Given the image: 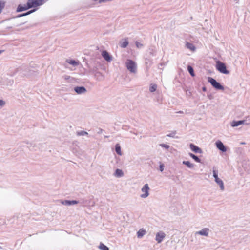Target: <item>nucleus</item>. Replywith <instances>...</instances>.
I'll return each mask as SVG.
<instances>
[{
	"label": "nucleus",
	"mask_w": 250,
	"mask_h": 250,
	"mask_svg": "<svg viewBox=\"0 0 250 250\" xmlns=\"http://www.w3.org/2000/svg\"><path fill=\"white\" fill-rule=\"evenodd\" d=\"M16 73H18L21 76L28 77L36 75L37 72L34 70L31 67L26 65H21L17 68Z\"/></svg>",
	"instance_id": "1"
},
{
	"label": "nucleus",
	"mask_w": 250,
	"mask_h": 250,
	"mask_svg": "<svg viewBox=\"0 0 250 250\" xmlns=\"http://www.w3.org/2000/svg\"><path fill=\"white\" fill-rule=\"evenodd\" d=\"M125 65L127 69L132 73H136L137 72V64L134 61L130 59H127Z\"/></svg>",
	"instance_id": "2"
},
{
	"label": "nucleus",
	"mask_w": 250,
	"mask_h": 250,
	"mask_svg": "<svg viewBox=\"0 0 250 250\" xmlns=\"http://www.w3.org/2000/svg\"><path fill=\"white\" fill-rule=\"evenodd\" d=\"M208 81L211 84L212 86L216 90H223L224 89V86L214 78L208 77Z\"/></svg>",
	"instance_id": "3"
},
{
	"label": "nucleus",
	"mask_w": 250,
	"mask_h": 250,
	"mask_svg": "<svg viewBox=\"0 0 250 250\" xmlns=\"http://www.w3.org/2000/svg\"><path fill=\"white\" fill-rule=\"evenodd\" d=\"M48 0H28V6L30 8H36L43 5Z\"/></svg>",
	"instance_id": "4"
},
{
	"label": "nucleus",
	"mask_w": 250,
	"mask_h": 250,
	"mask_svg": "<svg viewBox=\"0 0 250 250\" xmlns=\"http://www.w3.org/2000/svg\"><path fill=\"white\" fill-rule=\"evenodd\" d=\"M216 68L218 71L222 74H229V71L227 70L226 64L220 61L216 62Z\"/></svg>",
	"instance_id": "5"
},
{
	"label": "nucleus",
	"mask_w": 250,
	"mask_h": 250,
	"mask_svg": "<svg viewBox=\"0 0 250 250\" xmlns=\"http://www.w3.org/2000/svg\"><path fill=\"white\" fill-rule=\"evenodd\" d=\"M213 176L215 178V182H216L219 186L220 189L222 190H223L224 189V183L221 179H220L218 178L217 170L213 169Z\"/></svg>",
	"instance_id": "6"
},
{
	"label": "nucleus",
	"mask_w": 250,
	"mask_h": 250,
	"mask_svg": "<svg viewBox=\"0 0 250 250\" xmlns=\"http://www.w3.org/2000/svg\"><path fill=\"white\" fill-rule=\"evenodd\" d=\"M149 187L147 184H146L144 185L142 188L141 189L142 192H144V194L141 195V197L143 198H146L149 196Z\"/></svg>",
	"instance_id": "7"
},
{
	"label": "nucleus",
	"mask_w": 250,
	"mask_h": 250,
	"mask_svg": "<svg viewBox=\"0 0 250 250\" xmlns=\"http://www.w3.org/2000/svg\"><path fill=\"white\" fill-rule=\"evenodd\" d=\"M166 237V234L162 231L157 232L156 234L155 240L158 243H161Z\"/></svg>",
	"instance_id": "8"
},
{
	"label": "nucleus",
	"mask_w": 250,
	"mask_h": 250,
	"mask_svg": "<svg viewBox=\"0 0 250 250\" xmlns=\"http://www.w3.org/2000/svg\"><path fill=\"white\" fill-rule=\"evenodd\" d=\"M250 122H247V120H243L239 121H233L231 123V125L232 127H237L242 124L249 125Z\"/></svg>",
	"instance_id": "9"
},
{
	"label": "nucleus",
	"mask_w": 250,
	"mask_h": 250,
	"mask_svg": "<svg viewBox=\"0 0 250 250\" xmlns=\"http://www.w3.org/2000/svg\"><path fill=\"white\" fill-rule=\"evenodd\" d=\"M217 148L223 152L227 151V148L223 143L220 140H218L215 143Z\"/></svg>",
	"instance_id": "10"
},
{
	"label": "nucleus",
	"mask_w": 250,
	"mask_h": 250,
	"mask_svg": "<svg viewBox=\"0 0 250 250\" xmlns=\"http://www.w3.org/2000/svg\"><path fill=\"white\" fill-rule=\"evenodd\" d=\"M101 55L104 59L108 62H110L112 60V56L106 50H103L102 52Z\"/></svg>",
	"instance_id": "11"
},
{
	"label": "nucleus",
	"mask_w": 250,
	"mask_h": 250,
	"mask_svg": "<svg viewBox=\"0 0 250 250\" xmlns=\"http://www.w3.org/2000/svg\"><path fill=\"white\" fill-rule=\"evenodd\" d=\"M29 9H30V8L28 6V3L27 2L26 4L24 5H22L21 4H19L17 8L16 11L18 12H21Z\"/></svg>",
	"instance_id": "12"
},
{
	"label": "nucleus",
	"mask_w": 250,
	"mask_h": 250,
	"mask_svg": "<svg viewBox=\"0 0 250 250\" xmlns=\"http://www.w3.org/2000/svg\"><path fill=\"white\" fill-rule=\"evenodd\" d=\"M209 229L208 228H205L200 231H197L195 235H200L202 236H208V235Z\"/></svg>",
	"instance_id": "13"
},
{
	"label": "nucleus",
	"mask_w": 250,
	"mask_h": 250,
	"mask_svg": "<svg viewBox=\"0 0 250 250\" xmlns=\"http://www.w3.org/2000/svg\"><path fill=\"white\" fill-rule=\"evenodd\" d=\"M189 146L192 151L196 153L201 154L203 153L202 150L198 146L194 145L193 144H190Z\"/></svg>",
	"instance_id": "14"
},
{
	"label": "nucleus",
	"mask_w": 250,
	"mask_h": 250,
	"mask_svg": "<svg viewBox=\"0 0 250 250\" xmlns=\"http://www.w3.org/2000/svg\"><path fill=\"white\" fill-rule=\"evenodd\" d=\"M75 92L78 94H82L86 92V89L84 86H76L74 88Z\"/></svg>",
	"instance_id": "15"
},
{
	"label": "nucleus",
	"mask_w": 250,
	"mask_h": 250,
	"mask_svg": "<svg viewBox=\"0 0 250 250\" xmlns=\"http://www.w3.org/2000/svg\"><path fill=\"white\" fill-rule=\"evenodd\" d=\"M62 203L63 205H66V206H71V205H72L77 204L79 203V201H77V200H64V201H62Z\"/></svg>",
	"instance_id": "16"
},
{
	"label": "nucleus",
	"mask_w": 250,
	"mask_h": 250,
	"mask_svg": "<svg viewBox=\"0 0 250 250\" xmlns=\"http://www.w3.org/2000/svg\"><path fill=\"white\" fill-rule=\"evenodd\" d=\"M128 43L127 38L124 39L120 42V46L123 48H125L128 45Z\"/></svg>",
	"instance_id": "17"
},
{
	"label": "nucleus",
	"mask_w": 250,
	"mask_h": 250,
	"mask_svg": "<svg viewBox=\"0 0 250 250\" xmlns=\"http://www.w3.org/2000/svg\"><path fill=\"white\" fill-rule=\"evenodd\" d=\"M94 75L98 81H102L104 79V76L102 75V73L99 71L96 72Z\"/></svg>",
	"instance_id": "18"
},
{
	"label": "nucleus",
	"mask_w": 250,
	"mask_h": 250,
	"mask_svg": "<svg viewBox=\"0 0 250 250\" xmlns=\"http://www.w3.org/2000/svg\"><path fill=\"white\" fill-rule=\"evenodd\" d=\"M146 233V231L144 229H141L137 232V237L139 238H141Z\"/></svg>",
	"instance_id": "19"
},
{
	"label": "nucleus",
	"mask_w": 250,
	"mask_h": 250,
	"mask_svg": "<svg viewBox=\"0 0 250 250\" xmlns=\"http://www.w3.org/2000/svg\"><path fill=\"white\" fill-rule=\"evenodd\" d=\"M37 8H34V9H31V10L26 12V13L20 14L18 16V17H23V16H26L29 15L32 13H33V12H35L37 10Z\"/></svg>",
	"instance_id": "20"
},
{
	"label": "nucleus",
	"mask_w": 250,
	"mask_h": 250,
	"mask_svg": "<svg viewBox=\"0 0 250 250\" xmlns=\"http://www.w3.org/2000/svg\"><path fill=\"white\" fill-rule=\"evenodd\" d=\"M189 155L191 158L194 159L195 162L198 163H201V160L198 157V156L192 153H189Z\"/></svg>",
	"instance_id": "21"
},
{
	"label": "nucleus",
	"mask_w": 250,
	"mask_h": 250,
	"mask_svg": "<svg viewBox=\"0 0 250 250\" xmlns=\"http://www.w3.org/2000/svg\"><path fill=\"white\" fill-rule=\"evenodd\" d=\"M114 175L117 177H121L124 175V173L121 169H116L114 173Z\"/></svg>",
	"instance_id": "22"
},
{
	"label": "nucleus",
	"mask_w": 250,
	"mask_h": 250,
	"mask_svg": "<svg viewBox=\"0 0 250 250\" xmlns=\"http://www.w3.org/2000/svg\"><path fill=\"white\" fill-rule=\"evenodd\" d=\"M182 164L187 166L189 168H193L194 167V164L191 163L189 161H183L182 162Z\"/></svg>",
	"instance_id": "23"
},
{
	"label": "nucleus",
	"mask_w": 250,
	"mask_h": 250,
	"mask_svg": "<svg viewBox=\"0 0 250 250\" xmlns=\"http://www.w3.org/2000/svg\"><path fill=\"white\" fill-rule=\"evenodd\" d=\"M186 46L187 48L192 51H194L196 49V47L194 45L190 42H187Z\"/></svg>",
	"instance_id": "24"
},
{
	"label": "nucleus",
	"mask_w": 250,
	"mask_h": 250,
	"mask_svg": "<svg viewBox=\"0 0 250 250\" xmlns=\"http://www.w3.org/2000/svg\"><path fill=\"white\" fill-rule=\"evenodd\" d=\"M115 151L119 155H122L121 148L119 144H117L115 145Z\"/></svg>",
	"instance_id": "25"
},
{
	"label": "nucleus",
	"mask_w": 250,
	"mask_h": 250,
	"mask_svg": "<svg viewBox=\"0 0 250 250\" xmlns=\"http://www.w3.org/2000/svg\"><path fill=\"white\" fill-rule=\"evenodd\" d=\"M187 69H188L189 73L190 74V75L191 76H192V77L195 76L194 69L191 65H188L187 67Z\"/></svg>",
	"instance_id": "26"
},
{
	"label": "nucleus",
	"mask_w": 250,
	"mask_h": 250,
	"mask_svg": "<svg viewBox=\"0 0 250 250\" xmlns=\"http://www.w3.org/2000/svg\"><path fill=\"white\" fill-rule=\"evenodd\" d=\"M66 62L67 63H68L69 64H71V65H72L73 66H77L79 64V62H77V61H76L75 60H67L66 61Z\"/></svg>",
	"instance_id": "27"
},
{
	"label": "nucleus",
	"mask_w": 250,
	"mask_h": 250,
	"mask_svg": "<svg viewBox=\"0 0 250 250\" xmlns=\"http://www.w3.org/2000/svg\"><path fill=\"white\" fill-rule=\"evenodd\" d=\"M79 201V203H80L83 206H86L89 204V202L87 200L82 199H81Z\"/></svg>",
	"instance_id": "28"
},
{
	"label": "nucleus",
	"mask_w": 250,
	"mask_h": 250,
	"mask_svg": "<svg viewBox=\"0 0 250 250\" xmlns=\"http://www.w3.org/2000/svg\"><path fill=\"white\" fill-rule=\"evenodd\" d=\"M99 248L101 250H109L108 247L104 245L103 243H101L99 246Z\"/></svg>",
	"instance_id": "29"
},
{
	"label": "nucleus",
	"mask_w": 250,
	"mask_h": 250,
	"mask_svg": "<svg viewBox=\"0 0 250 250\" xmlns=\"http://www.w3.org/2000/svg\"><path fill=\"white\" fill-rule=\"evenodd\" d=\"M157 86L156 84H151L149 87V91L151 92H155L157 89Z\"/></svg>",
	"instance_id": "30"
},
{
	"label": "nucleus",
	"mask_w": 250,
	"mask_h": 250,
	"mask_svg": "<svg viewBox=\"0 0 250 250\" xmlns=\"http://www.w3.org/2000/svg\"><path fill=\"white\" fill-rule=\"evenodd\" d=\"M76 134L77 136H84L88 135V133L87 132L83 130L77 131Z\"/></svg>",
	"instance_id": "31"
},
{
	"label": "nucleus",
	"mask_w": 250,
	"mask_h": 250,
	"mask_svg": "<svg viewBox=\"0 0 250 250\" xmlns=\"http://www.w3.org/2000/svg\"><path fill=\"white\" fill-rule=\"evenodd\" d=\"M176 134V131H172L170 133L167 134V136L171 137V138H178L177 137H175Z\"/></svg>",
	"instance_id": "32"
},
{
	"label": "nucleus",
	"mask_w": 250,
	"mask_h": 250,
	"mask_svg": "<svg viewBox=\"0 0 250 250\" xmlns=\"http://www.w3.org/2000/svg\"><path fill=\"white\" fill-rule=\"evenodd\" d=\"M97 71V68L94 67L93 68L89 67V72L93 74L95 73Z\"/></svg>",
	"instance_id": "33"
},
{
	"label": "nucleus",
	"mask_w": 250,
	"mask_h": 250,
	"mask_svg": "<svg viewBox=\"0 0 250 250\" xmlns=\"http://www.w3.org/2000/svg\"><path fill=\"white\" fill-rule=\"evenodd\" d=\"M159 146L162 147H164L167 149H168L170 147V146L168 145L165 144H160Z\"/></svg>",
	"instance_id": "34"
},
{
	"label": "nucleus",
	"mask_w": 250,
	"mask_h": 250,
	"mask_svg": "<svg viewBox=\"0 0 250 250\" xmlns=\"http://www.w3.org/2000/svg\"><path fill=\"white\" fill-rule=\"evenodd\" d=\"M135 44H136V47L138 48H142L143 46V44L139 42H138L136 41L135 42Z\"/></svg>",
	"instance_id": "35"
},
{
	"label": "nucleus",
	"mask_w": 250,
	"mask_h": 250,
	"mask_svg": "<svg viewBox=\"0 0 250 250\" xmlns=\"http://www.w3.org/2000/svg\"><path fill=\"white\" fill-rule=\"evenodd\" d=\"M4 7V4L2 3L1 1H0V14L1 13L2 9Z\"/></svg>",
	"instance_id": "36"
},
{
	"label": "nucleus",
	"mask_w": 250,
	"mask_h": 250,
	"mask_svg": "<svg viewBox=\"0 0 250 250\" xmlns=\"http://www.w3.org/2000/svg\"><path fill=\"white\" fill-rule=\"evenodd\" d=\"M159 169L162 172L163 171L164 169V164H162L160 165V167H159Z\"/></svg>",
	"instance_id": "37"
},
{
	"label": "nucleus",
	"mask_w": 250,
	"mask_h": 250,
	"mask_svg": "<svg viewBox=\"0 0 250 250\" xmlns=\"http://www.w3.org/2000/svg\"><path fill=\"white\" fill-rule=\"evenodd\" d=\"M5 104V102L3 100H0V106H3Z\"/></svg>",
	"instance_id": "38"
},
{
	"label": "nucleus",
	"mask_w": 250,
	"mask_h": 250,
	"mask_svg": "<svg viewBox=\"0 0 250 250\" xmlns=\"http://www.w3.org/2000/svg\"><path fill=\"white\" fill-rule=\"evenodd\" d=\"M103 130L102 129L99 128L97 133L98 134H101V133H102L103 132Z\"/></svg>",
	"instance_id": "39"
},
{
	"label": "nucleus",
	"mask_w": 250,
	"mask_h": 250,
	"mask_svg": "<svg viewBox=\"0 0 250 250\" xmlns=\"http://www.w3.org/2000/svg\"><path fill=\"white\" fill-rule=\"evenodd\" d=\"M202 90L204 91V92H206L207 90V88L205 87V86H203L202 87Z\"/></svg>",
	"instance_id": "40"
},
{
	"label": "nucleus",
	"mask_w": 250,
	"mask_h": 250,
	"mask_svg": "<svg viewBox=\"0 0 250 250\" xmlns=\"http://www.w3.org/2000/svg\"><path fill=\"white\" fill-rule=\"evenodd\" d=\"M2 52H3V50H0V54H1Z\"/></svg>",
	"instance_id": "41"
},
{
	"label": "nucleus",
	"mask_w": 250,
	"mask_h": 250,
	"mask_svg": "<svg viewBox=\"0 0 250 250\" xmlns=\"http://www.w3.org/2000/svg\"><path fill=\"white\" fill-rule=\"evenodd\" d=\"M0 249H2V247L1 246H0Z\"/></svg>",
	"instance_id": "42"
}]
</instances>
